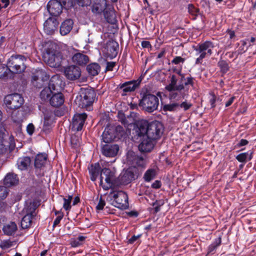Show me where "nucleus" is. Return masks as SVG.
Segmentation results:
<instances>
[{"label":"nucleus","mask_w":256,"mask_h":256,"mask_svg":"<svg viewBox=\"0 0 256 256\" xmlns=\"http://www.w3.org/2000/svg\"><path fill=\"white\" fill-rule=\"evenodd\" d=\"M177 74L180 76L179 82L176 76L172 74L170 76V82L165 88L170 92L168 97L170 100H175L179 95L184 98L188 95L190 86H194V78L191 76L185 78L181 70L178 71Z\"/></svg>","instance_id":"nucleus-1"},{"label":"nucleus","mask_w":256,"mask_h":256,"mask_svg":"<svg viewBox=\"0 0 256 256\" xmlns=\"http://www.w3.org/2000/svg\"><path fill=\"white\" fill-rule=\"evenodd\" d=\"M88 170L92 180L95 181L100 172V184L102 188L108 190L112 188L114 185V173L110 169L104 168L102 170L100 164L96 163L91 164Z\"/></svg>","instance_id":"nucleus-2"},{"label":"nucleus","mask_w":256,"mask_h":256,"mask_svg":"<svg viewBox=\"0 0 256 256\" xmlns=\"http://www.w3.org/2000/svg\"><path fill=\"white\" fill-rule=\"evenodd\" d=\"M140 94L142 96L139 105L142 110L148 112H152L158 109L159 106L158 98L152 94L147 90H142Z\"/></svg>","instance_id":"nucleus-3"},{"label":"nucleus","mask_w":256,"mask_h":256,"mask_svg":"<svg viewBox=\"0 0 256 256\" xmlns=\"http://www.w3.org/2000/svg\"><path fill=\"white\" fill-rule=\"evenodd\" d=\"M96 95L94 90L82 88L80 92V95L76 96L74 102L80 108L90 110L91 106L94 100Z\"/></svg>","instance_id":"nucleus-4"},{"label":"nucleus","mask_w":256,"mask_h":256,"mask_svg":"<svg viewBox=\"0 0 256 256\" xmlns=\"http://www.w3.org/2000/svg\"><path fill=\"white\" fill-rule=\"evenodd\" d=\"M124 133V128L120 125L108 126L103 132L102 139L105 143H110L120 140Z\"/></svg>","instance_id":"nucleus-5"},{"label":"nucleus","mask_w":256,"mask_h":256,"mask_svg":"<svg viewBox=\"0 0 256 256\" xmlns=\"http://www.w3.org/2000/svg\"><path fill=\"white\" fill-rule=\"evenodd\" d=\"M26 58L22 55H12L8 59L7 65L10 70V72L15 74H20L24 72L26 68Z\"/></svg>","instance_id":"nucleus-6"},{"label":"nucleus","mask_w":256,"mask_h":256,"mask_svg":"<svg viewBox=\"0 0 256 256\" xmlns=\"http://www.w3.org/2000/svg\"><path fill=\"white\" fill-rule=\"evenodd\" d=\"M43 58L50 66L58 68L62 65L63 57L62 54L54 49L48 48L43 54Z\"/></svg>","instance_id":"nucleus-7"},{"label":"nucleus","mask_w":256,"mask_h":256,"mask_svg":"<svg viewBox=\"0 0 256 256\" xmlns=\"http://www.w3.org/2000/svg\"><path fill=\"white\" fill-rule=\"evenodd\" d=\"M141 174L138 168L132 166L122 172L118 178V181L120 184L126 185L138 178Z\"/></svg>","instance_id":"nucleus-8"},{"label":"nucleus","mask_w":256,"mask_h":256,"mask_svg":"<svg viewBox=\"0 0 256 256\" xmlns=\"http://www.w3.org/2000/svg\"><path fill=\"white\" fill-rule=\"evenodd\" d=\"M214 47L212 42L206 41L204 43L200 44L194 47V50L200 54L198 58L196 60V64H201L202 60L207 56H210L212 54V48Z\"/></svg>","instance_id":"nucleus-9"},{"label":"nucleus","mask_w":256,"mask_h":256,"mask_svg":"<svg viewBox=\"0 0 256 256\" xmlns=\"http://www.w3.org/2000/svg\"><path fill=\"white\" fill-rule=\"evenodd\" d=\"M24 100L21 94L14 93L8 94L4 97V103L10 110L19 108L24 104Z\"/></svg>","instance_id":"nucleus-10"},{"label":"nucleus","mask_w":256,"mask_h":256,"mask_svg":"<svg viewBox=\"0 0 256 256\" xmlns=\"http://www.w3.org/2000/svg\"><path fill=\"white\" fill-rule=\"evenodd\" d=\"M164 128L158 121L152 122L148 124V136L146 137L154 140L158 139L163 134Z\"/></svg>","instance_id":"nucleus-11"},{"label":"nucleus","mask_w":256,"mask_h":256,"mask_svg":"<svg viewBox=\"0 0 256 256\" xmlns=\"http://www.w3.org/2000/svg\"><path fill=\"white\" fill-rule=\"evenodd\" d=\"M112 204L118 208L126 210L128 208V196L122 190L114 192Z\"/></svg>","instance_id":"nucleus-12"},{"label":"nucleus","mask_w":256,"mask_h":256,"mask_svg":"<svg viewBox=\"0 0 256 256\" xmlns=\"http://www.w3.org/2000/svg\"><path fill=\"white\" fill-rule=\"evenodd\" d=\"M148 122L146 120L138 122L132 130L134 138L136 140H141V138H146L148 136Z\"/></svg>","instance_id":"nucleus-13"},{"label":"nucleus","mask_w":256,"mask_h":256,"mask_svg":"<svg viewBox=\"0 0 256 256\" xmlns=\"http://www.w3.org/2000/svg\"><path fill=\"white\" fill-rule=\"evenodd\" d=\"M64 73L67 79L70 80H75L80 78L82 72L80 67L75 65H71L64 68Z\"/></svg>","instance_id":"nucleus-14"},{"label":"nucleus","mask_w":256,"mask_h":256,"mask_svg":"<svg viewBox=\"0 0 256 256\" xmlns=\"http://www.w3.org/2000/svg\"><path fill=\"white\" fill-rule=\"evenodd\" d=\"M86 118L87 114L85 113L75 114L70 125L72 130L75 132L81 130Z\"/></svg>","instance_id":"nucleus-15"},{"label":"nucleus","mask_w":256,"mask_h":256,"mask_svg":"<svg viewBox=\"0 0 256 256\" xmlns=\"http://www.w3.org/2000/svg\"><path fill=\"white\" fill-rule=\"evenodd\" d=\"M47 9L51 16H57L62 13L63 7L60 0H50L47 4Z\"/></svg>","instance_id":"nucleus-16"},{"label":"nucleus","mask_w":256,"mask_h":256,"mask_svg":"<svg viewBox=\"0 0 256 256\" xmlns=\"http://www.w3.org/2000/svg\"><path fill=\"white\" fill-rule=\"evenodd\" d=\"M119 151V146L116 144L106 143L102 148V154L106 157L114 158Z\"/></svg>","instance_id":"nucleus-17"},{"label":"nucleus","mask_w":256,"mask_h":256,"mask_svg":"<svg viewBox=\"0 0 256 256\" xmlns=\"http://www.w3.org/2000/svg\"><path fill=\"white\" fill-rule=\"evenodd\" d=\"M127 158L128 162L136 168V166L144 167L146 163V160L144 156L136 154L134 152H130L128 154Z\"/></svg>","instance_id":"nucleus-18"},{"label":"nucleus","mask_w":256,"mask_h":256,"mask_svg":"<svg viewBox=\"0 0 256 256\" xmlns=\"http://www.w3.org/2000/svg\"><path fill=\"white\" fill-rule=\"evenodd\" d=\"M58 22L54 18H49L44 23V29L45 32L48 35L54 34L58 30Z\"/></svg>","instance_id":"nucleus-19"},{"label":"nucleus","mask_w":256,"mask_h":256,"mask_svg":"<svg viewBox=\"0 0 256 256\" xmlns=\"http://www.w3.org/2000/svg\"><path fill=\"white\" fill-rule=\"evenodd\" d=\"M138 145V150L142 152H149L153 149L154 145V140L148 137L141 138Z\"/></svg>","instance_id":"nucleus-20"},{"label":"nucleus","mask_w":256,"mask_h":256,"mask_svg":"<svg viewBox=\"0 0 256 256\" xmlns=\"http://www.w3.org/2000/svg\"><path fill=\"white\" fill-rule=\"evenodd\" d=\"M140 81L132 80L126 82L120 86V88L122 90V96H126L127 93L134 91L139 86Z\"/></svg>","instance_id":"nucleus-21"},{"label":"nucleus","mask_w":256,"mask_h":256,"mask_svg":"<svg viewBox=\"0 0 256 256\" xmlns=\"http://www.w3.org/2000/svg\"><path fill=\"white\" fill-rule=\"evenodd\" d=\"M108 4L106 0H100L95 2L92 6V12L96 14H100L106 9Z\"/></svg>","instance_id":"nucleus-22"},{"label":"nucleus","mask_w":256,"mask_h":256,"mask_svg":"<svg viewBox=\"0 0 256 256\" xmlns=\"http://www.w3.org/2000/svg\"><path fill=\"white\" fill-rule=\"evenodd\" d=\"M64 96L61 92L53 93L49 99L50 105L56 108L61 106L64 104Z\"/></svg>","instance_id":"nucleus-23"},{"label":"nucleus","mask_w":256,"mask_h":256,"mask_svg":"<svg viewBox=\"0 0 256 256\" xmlns=\"http://www.w3.org/2000/svg\"><path fill=\"white\" fill-rule=\"evenodd\" d=\"M2 230L5 235L14 236L18 230V226L14 222H10L4 224Z\"/></svg>","instance_id":"nucleus-24"},{"label":"nucleus","mask_w":256,"mask_h":256,"mask_svg":"<svg viewBox=\"0 0 256 256\" xmlns=\"http://www.w3.org/2000/svg\"><path fill=\"white\" fill-rule=\"evenodd\" d=\"M19 182L17 174L14 173H8L4 179V184L6 187H10L16 186Z\"/></svg>","instance_id":"nucleus-25"},{"label":"nucleus","mask_w":256,"mask_h":256,"mask_svg":"<svg viewBox=\"0 0 256 256\" xmlns=\"http://www.w3.org/2000/svg\"><path fill=\"white\" fill-rule=\"evenodd\" d=\"M38 206V202L36 200L28 202L24 208L23 212L26 213V214H30L31 216H34L36 215L35 211Z\"/></svg>","instance_id":"nucleus-26"},{"label":"nucleus","mask_w":256,"mask_h":256,"mask_svg":"<svg viewBox=\"0 0 256 256\" xmlns=\"http://www.w3.org/2000/svg\"><path fill=\"white\" fill-rule=\"evenodd\" d=\"M72 62L78 65H86L88 62V57L82 53L77 52L72 58Z\"/></svg>","instance_id":"nucleus-27"},{"label":"nucleus","mask_w":256,"mask_h":256,"mask_svg":"<svg viewBox=\"0 0 256 256\" xmlns=\"http://www.w3.org/2000/svg\"><path fill=\"white\" fill-rule=\"evenodd\" d=\"M73 21L71 19H68L64 20L60 27V33L62 36L66 35L72 30L73 26Z\"/></svg>","instance_id":"nucleus-28"},{"label":"nucleus","mask_w":256,"mask_h":256,"mask_svg":"<svg viewBox=\"0 0 256 256\" xmlns=\"http://www.w3.org/2000/svg\"><path fill=\"white\" fill-rule=\"evenodd\" d=\"M47 156L45 154H38L34 160V166L36 169H41L46 163Z\"/></svg>","instance_id":"nucleus-29"},{"label":"nucleus","mask_w":256,"mask_h":256,"mask_svg":"<svg viewBox=\"0 0 256 256\" xmlns=\"http://www.w3.org/2000/svg\"><path fill=\"white\" fill-rule=\"evenodd\" d=\"M31 163L30 158L28 156L20 158L17 161V165L18 169L23 170L28 168Z\"/></svg>","instance_id":"nucleus-30"},{"label":"nucleus","mask_w":256,"mask_h":256,"mask_svg":"<svg viewBox=\"0 0 256 256\" xmlns=\"http://www.w3.org/2000/svg\"><path fill=\"white\" fill-rule=\"evenodd\" d=\"M104 15L108 22L110 24H116L117 20L114 10L106 9V10L104 11Z\"/></svg>","instance_id":"nucleus-31"},{"label":"nucleus","mask_w":256,"mask_h":256,"mask_svg":"<svg viewBox=\"0 0 256 256\" xmlns=\"http://www.w3.org/2000/svg\"><path fill=\"white\" fill-rule=\"evenodd\" d=\"M32 78L37 80H48L50 78L49 75L43 70L40 69L36 70V72L33 74Z\"/></svg>","instance_id":"nucleus-32"},{"label":"nucleus","mask_w":256,"mask_h":256,"mask_svg":"<svg viewBox=\"0 0 256 256\" xmlns=\"http://www.w3.org/2000/svg\"><path fill=\"white\" fill-rule=\"evenodd\" d=\"M86 70L89 74L95 76L100 72V66L97 63H92L87 66Z\"/></svg>","instance_id":"nucleus-33"},{"label":"nucleus","mask_w":256,"mask_h":256,"mask_svg":"<svg viewBox=\"0 0 256 256\" xmlns=\"http://www.w3.org/2000/svg\"><path fill=\"white\" fill-rule=\"evenodd\" d=\"M34 216L30 214H26L22 218L21 222V227L22 229L30 228L32 223V219Z\"/></svg>","instance_id":"nucleus-34"},{"label":"nucleus","mask_w":256,"mask_h":256,"mask_svg":"<svg viewBox=\"0 0 256 256\" xmlns=\"http://www.w3.org/2000/svg\"><path fill=\"white\" fill-rule=\"evenodd\" d=\"M53 94V92H52V90H50V88H47L46 87L44 88L42 91L40 93V98L44 100H47L50 99V96Z\"/></svg>","instance_id":"nucleus-35"},{"label":"nucleus","mask_w":256,"mask_h":256,"mask_svg":"<svg viewBox=\"0 0 256 256\" xmlns=\"http://www.w3.org/2000/svg\"><path fill=\"white\" fill-rule=\"evenodd\" d=\"M156 176V171L154 169H148L146 171L144 176V178L146 182H149L154 179Z\"/></svg>","instance_id":"nucleus-36"},{"label":"nucleus","mask_w":256,"mask_h":256,"mask_svg":"<svg viewBox=\"0 0 256 256\" xmlns=\"http://www.w3.org/2000/svg\"><path fill=\"white\" fill-rule=\"evenodd\" d=\"M118 48V44L116 42H110L107 46L108 50L110 51L112 56H116L117 54V50Z\"/></svg>","instance_id":"nucleus-37"},{"label":"nucleus","mask_w":256,"mask_h":256,"mask_svg":"<svg viewBox=\"0 0 256 256\" xmlns=\"http://www.w3.org/2000/svg\"><path fill=\"white\" fill-rule=\"evenodd\" d=\"M221 243V238L216 239L214 242L211 244L208 248V254H214L217 247L220 245Z\"/></svg>","instance_id":"nucleus-38"},{"label":"nucleus","mask_w":256,"mask_h":256,"mask_svg":"<svg viewBox=\"0 0 256 256\" xmlns=\"http://www.w3.org/2000/svg\"><path fill=\"white\" fill-rule=\"evenodd\" d=\"M10 70L7 66L3 64H0V78H4L8 77V74Z\"/></svg>","instance_id":"nucleus-39"},{"label":"nucleus","mask_w":256,"mask_h":256,"mask_svg":"<svg viewBox=\"0 0 256 256\" xmlns=\"http://www.w3.org/2000/svg\"><path fill=\"white\" fill-rule=\"evenodd\" d=\"M63 8L68 10L72 8H76L74 0H60Z\"/></svg>","instance_id":"nucleus-40"},{"label":"nucleus","mask_w":256,"mask_h":256,"mask_svg":"<svg viewBox=\"0 0 256 256\" xmlns=\"http://www.w3.org/2000/svg\"><path fill=\"white\" fill-rule=\"evenodd\" d=\"M16 244V241L8 240L2 241L0 243V246L2 249L4 250L13 246H15Z\"/></svg>","instance_id":"nucleus-41"},{"label":"nucleus","mask_w":256,"mask_h":256,"mask_svg":"<svg viewBox=\"0 0 256 256\" xmlns=\"http://www.w3.org/2000/svg\"><path fill=\"white\" fill-rule=\"evenodd\" d=\"M179 108V103L174 102L167 104L164 106L163 110L164 111H174Z\"/></svg>","instance_id":"nucleus-42"},{"label":"nucleus","mask_w":256,"mask_h":256,"mask_svg":"<svg viewBox=\"0 0 256 256\" xmlns=\"http://www.w3.org/2000/svg\"><path fill=\"white\" fill-rule=\"evenodd\" d=\"M218 66L223 74L226 73L228 70L229 66L228 64L224 60H220L218 62Z\"/></svg>","instance_id":"nucleus-43"},{"label":"nucleus","mask_w":256,"mask_h":256,"mask_svg":"<svg viewBox=\"0 0 256 256\" xmlns=\"http://www.w3.org/2000/svg\"><path fill=\"white\" fill-rule=\"evenodd\" d=\"M8 194V190L5 186H0V200L5 199Z\"/></svg>","instance_id":"nucleus-44"},{"label":"nucleus","mask_w":256,"mask_h":256,"mask_svg":"<svg viewBox=\"0 0 256 256\" xmlns=\"http://www.w3.org/2000/svg\"><path fill=\"white\" fill-rule=\"evenodd\" d=\"M188 12L192 16H194V18L198 16L200 10L198 8H196L192 4H189L188 5Z\"/></svg>","instance_id":"nucleus-45"},{"label":"nucleus","mask_w":256,"mask_h":256,"mask_svg":"<svg viewBox=\"0 0 256 256\" xmlns=\"http://www.w3.org/2000/svg\"><path fill=\"white\" fill-rule=\"evenodd\" d=\"M48 80H37L35 78H32V85L38 88H42L45 84V82H48Z\"/></svg>","instance_id":"nucleus-46"},{"label":"nucleus","mask_w":256,"mask_h":256,"mask_svg":"<svg viewBox=\"0 0 256 256\" xmlns=\"http://www.w3.org/2000/svg\"><path fill=\"white\" fill-rule=\"evenodd\" d=\"M76 4V8L77 6H89L91 3V0H74Z\"/></svg>","instance_id":"nucleus-47"},{"label":"nucleus","mask_w":256,"mask_h":256,"mask_svg":"<svg viewBox=\"0 0 256 256\" xmlns=\"http://www.w3.org/2000/svg\"><path fill=\"white\" fill-rule=\"evenodd\" d=\"M248 154L246 152L241 153L236 156V159L240 162H246Z\"/></svg>","instance_id":"nucleus-48"},{"label":"nucleus","mask_w":256,"mask_h":256,"mask_svg":"<svg viewBox=\"0 0 256 256\" xmlns=\"http://www.w3.org/2000/svg\"><path fill=\"white\" fill-rule=\"evenodd\" d=\"M7 146L4 140V134L0 132V150L3 152L4 150H6Z\"/></svg>","instance_id":"nucleus-49"},{"label":"nucleus","mask_w":256,"mask_h":256,"mask_svg":"<svg viewBox=\"0 0 256 256\" xmlns=\"http://www.w3.org/2000/svg\"><path fill=\"white\" fill-rule=\"evenodd\" d=\"M192 106V104L191 103L188 102L186 101H184L181 104H179V108H183L184 111L190 109Z\"/></svg>","instance_id":"nucleus-50"},{"label":"nucleus","mask_w":256,"mask_h":256,"mask_svg":"<svg viewBox=\"0 0 256 256\" xmlns=\"http://www.w3.org/2000/svg\"><path fill=\"white\" fill-rule=\"evenodd\" d=\"M105 205H106L105 201L102 198V196H100V198L98 203L96 206V209L98 210H103Z\"/></svg>","instance_id":"nucleus-51"},{"label":"nucleus","mask_w":256,"mask_h":256,"mask_svg":"<svg viewBox=\"0 0 256 256\" xmlns=\"http://www.w3.org/2000/svg\"><path fill=\"white\" fill-rule=\"evenodd\" d=\"M185 61V58L181 56H177L174 58L172 60V63L174 64H178L180 63H184Z\"/></svg>","instance_id":"nucleus-52"},{"label":"nucleus","mask_w":256,"mask_h":256,"mask_svg":"<svg viewBox=\"0 0 256 256\" xmlns=\"http://www.w3.org/2000/svg\"><path fill=\"white\" fill-rule=\"evenodd\" d=\"M9 140H10L9 144H8V145H6L7 146H6V148H7L8 147L10 151H12V150H14V148H15L14 138V137L10 136V137Z\"/></svg>","instance_id":"nucleus-53"},{"label":"nucleus","mask_w":256,"mask_h":256,"mask_svg":"<svg viewBox=\"0 0 256 256\" xmlns=\"http://www.w3.org/2000/svg\"><path fill=\"white\" fill-rule=\"evenodd\" d=\"M116 63L115 62H106V72L112 70V69H113L114 67L116 66Z\"/></svg>","instance_id":"nucleus-54"},{"label":"nucleus","mask_w":256,"mask_h":256,"mask_svg":"<svg viewBox=\"0 0 256 256\" xmlns=\"http://www.w3.org/2000/svg\"><path fill=\"white\" fill-rule=\"evenodd\" d=\"M34 130V126L32 124H29L26 127L27 132L30 135H32Z\"/></svg>","instance_id":"nucleus-55"},{"label":"nucleus","mask_w":256,"mask_h":256,"mask_svg":"<svg viewBox=\"0 0 256 256\" xmlns=\"http://www.w3.org/2000/svg\"><path fill=\"white\" fill-rule=\"evenodd\" d=\"M64 204L63 205V208L66 210H68L71 208L70 203L71 202L70 201H68L66 200V198H64Z\"/></svg>","instance_id":"nucleus-56"},{"label":"nucleus","mask_w":256,"mask_h":256,"mask_svg":"<svg viewBox=\"0 0 256 256\" xmlns=\"http://www.w3.org/2000/svg\"><path fill=\"white\" fill-rule=\"evenodd\" d=\"M64 216L63 214H62L60 215H58V217L55 219V220L53 224V227L56 226L60 222V221L62 218Z\"/></svg>","instance_id":"nucleus-57"},{"label":"nucleus","mask_w":256,"mask_h":256,"mask_svg":"<svg viewBox=\"0 0 256 256\" xmlns=\"http://www.w3.org/2000/svg\"><path fill=\"white\" fill-rule=\"evenodd\" d=\"M216 96L214 94H212V98L210 100L211 108H214L216 106Z\"/></svg>","instance_id":"nucleus-58"},{"label":"nucleus","mask_w":256,"mask_h":256,"mask_svg":"<svg viewBox=\"0 0 256 256\" xmlns=\"http://www.w3.org/2000/svg\"><path fill=\"white\" fill-rule=\"evenodd\" d=\"M54 78H52L48 84V86L46 87L47 88H50V90H56V86L54 83Z\"/></svg>","instance_id":"nucleus-59"},{"label":"nucleus","mask_w":256,"mask_h":256,"mask_svg":"<svg viewBox=\"0 0 256 256\" xmlns=\"http://www.w3.org/2000/svg\"><path fill=\"white\" fill-rule=\"evenodd\" d=\"M152 188H159L161 186V182L159 180H156L152 185Z\"/></svg>","instance_id":"nucleus-60"},{"label":"nucleus","mask_w":256,"mask_h":256,"mask_svg":"<svg viewBox=\"0 0 256 256\" xmlns=\"http://www.w3.org/2000/svg\"><path fill=\"white\" fill-rule=\"evenodd\" d=\"M142 46L144 48H150L151 47L150 42L148 41L144 40L142 42Z\"/></svg>","instance_id":"nucleus-61"},{"label":"nucleus","mask_w":256,"mask_h":256,"mask_svg":"<svg viewBox=\"0 0 256 256\" xmlns=\"http://www.w3.org/2000/svg\"><path fill=\"white\" fill-rule=\"evenodd\" d=\"M140 236V235H138L137 236H134L128 240V242L130 244H133L135 241H136L138 238Z\"/></svg>","instance_id":"nucleus-62"},{"label":"nucleus","mask_w":256,"mask_h":256,"mask_svg":"<svg viewBox=\"0 0 256 256\" xmlns=\"http://www.w3.org/2000/svg\"><path fill=\"white\" fill-rule=\"evenodd\" d=\"M248 143V141L244 139H242L238 144V146H242L246 145Z\"/></svg>","instance_id":"nucleus-63"},{"label":"nucleus","mask_w":256,"mask_h":256,"mask_svg":"<svg viewBox=\"0 0 256 256\" xmlns=\"http://www.w3.org/2000/svg\"><path fill=\"white\" fill-rule=\"evenodd\" d=\"M235 99V96L231 97L229 100L226 103V106L228 107L230 106L234 102V100Z\"/></svg>","instance_id":"nucleus-64"}]
</instances>
